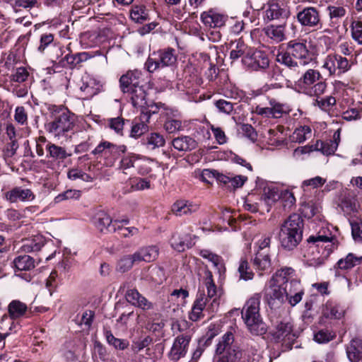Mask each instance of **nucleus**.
Segmentation results:
<instances>
[{
  "instance_id": "obj_1",
  "label": "nucleus",
  "mask_w": 362,
  "mask_h": 362,
  "mask_svg": "<svg viewBox=\"0 0 362 362\" xmlns=\"http://www.w3.org/2000/svg\"><path fill=\"white\" fill-rule=\"evenodd\" d=\"M317 56L316 45L308 47L305 40L295 39L288 42L285 49L278 52L276 61L290 70L299 72L300 64L308 65L316 61Z\"/></svg>"
},
{
  "instance_id": "obj_2",
  "label": "nucleus",
  "mask_w": 362,
  "mask_h": 362,
  "mask_svg": "<svg viewBox=\"0 0 362 362\" xmlns=\"http://www.w3.org/2000/svg\"><path fill=\"white\" fill-rule=\"evenodd\" d=\"M45 130L54 136H64L75 127L76 117L63 105L45 103Z\"/></svg>"
},
{
  "instance_id": "obj_3",
  "label": "nucleus",
  "mask_w": 362,
  "mask_h": 362,
  "mask_svg": "<svg viewBox=\"0 0 362 362\" xmlns=\"http://www.w3.org/2000/svg\"><path fill=\"white\" fill-rule=\"evenodd\" d=\"M307 242L310 245L307 254L304 255L306 264L315 268L324 265L339 245L336 238L321 235H310Z\"/></svg>"
},
{
  "instance_id": "obj_4",
  "label": "nucleus",
  "mask_w": 362,
  "mask_h": 362,
  "mask_svg": "<svg viewBox=\"0 0 362 362\" xmlns=\"http://www.w3.org/2000/svg\"><path fill=\"white\" fill-rule=\"evenodd\" d=\"M141 70H129L122 74L119 80L120 90L129 99L133 106L144 104V97L147 96L146 83Z\"/></svg>"
},
{
  "instance_id": "obj_5",
  "label": "nucleus",
  "mask_w": 362,
  "mask_h": 362,
  "mask_svg": "<svg viewBox=\"0 0 362 362\" xmlns=\"http://www.w3.org/2000/svg\"><path fill=\"white\" fill-rule=\"evenodd\" d=\"M304 219L299 214H291L281 225L279 240L281 247L292 251L303 240Z\"/></svg>"
},
{
  "instance_id": "obj_6",
  "label": "nucleus",
  "mask_w": 362,
  "mask_h": 362,
  "mask_svg": "<svg viewBox=\"0 0 362 362\" xmlns=\"http://www.w3.org/2000/svg\"><path fill=\"white\" fill-rule=\"evenodd\" d=\"M261 295L255 293L245 303L241 314L242 318L250 333L262 336L267 332V326L259 313Z\"/></svg>"
},
{
  "instance_id": "obj_7",
  "label": "nucleus",
  "mask_w": 362,
  "mask_h": 362,
  "mask_svg": "<svg viewBox=\"0 0 362 362\" xmlns=\"http://www.w3.org/2000/svg\"><path fill=\"white\" fill-rule=\"evenodd\" d=\"M295 86L300 93L319 98L326 92L327 83L318 70L308 69L295 82Z\"/></svg>"
},
{
  "instance_id": "obj_8",
  "label": "nucleus",
  "mask_w": 362,
  "mask_h": 362,
  "mask_svg": "<svg viewBox=\"0 0 362 362\" xmlns=\"http://www.w3.org/2000/svg\"><path fill=\"white\" fill-rule=\"evenodd\" d=\"M293 19L304 30L315 31L323 27L324 22L320 10L313 6H296V14Z\"/></svg>"
},
{
  "instance_id": "obj_9",
  "label": "nucleus",
  "mask_w": 362,
  "mask_h": 362,
  "mask_svg": "<svg viewBox=\"0 0 362 362\" xmlns=\"http://www.w3.org/2000/svg\"><path fill=\"white\" fill-rule=\"evenodd\" d=\"M269 334L274 343H281V350L283 352L291 350L298 337L293 331V323L286 319L277 322Z\"/></svg>"
},
{
  "instance_id": "obj_10",
  "label": "nucleus",
  "mask_w": 362,
  "mask_h": 362,
  "mask_svg": "<svg viewBox=\"0 0 362 362\" xmlns=\"http://www.w3.org/2000/svg\"><path fill=\"white\" fill-rule=\"evenodd\" d=\"M127 151V147L124 144L117 145L102 139L90 152V154L96 156L97 158L103 159L104 165L107 167H112L121 157L122 153H125Z\"/></svg>"
},
{
  "instance_id": "obj_11",
  "label": "nucleus",
  "mask_w": 362,
  "mask_h": 362,
  "mask_svg": "<svg viewBox=\"0 0 362 362\" xmlns=\"http://www.w3.org/2000/svg\"><path fill=\"white\" fill-rule=\"evenodd\" d=\"M176 51L173 47L160 49L148 55L144 67L149 73L174 66L177 62Z\"/></svg>"
},
{
  "instance_id": "obj_12",
  "label": "nucleus",
  "mask_w": 362,
  "mask_h": 362,
  "mask_svg": "<svg viewBox=\"0 0 362 362\" xmlns=\"http://www.w3.org/2000/svg\"><path fill=\"white\" fill-rule=\"evenodd\" d=\"M234 341L233 333L231 331L226 332L216 344L213 362H235L238 347Z\"/></svg>"
},
{
  "instance_id": "obj_13",
  "label": "nucleus",
  "mask_w": 362,
  "mask_h": 362,
  "mask_svg": "<svg viewBox=\"0 0 362 362\" xmlns=\"http://www.w3.org/2000/svg\"><path fill=\"white\" fill-rule=\"evenodd\" d=\"M91 54L87 52H77L75 54L69 53L64 57H60L56 59V57H51L50 59L52 67L55 72H59V69L65 68L68 69H79L82 66V63L91 58Z\"/></svg>"
},
{
  "instance_id": "obj_14",
  "label": "nucleus",
  "mask_w": 362,
  "mask_h": 362,
  "mask_svg": "<svg viewBox=\"0 0 362 362\" xmlns=\"http://www.w3.org/2000/svg\"><path fill=\"white\" fill-rule=\"evenodd\" d=\"M242 64L251 71H266L269 67V57L266 52L252 48L242 59Z\"/></svg>"
},
{
  "instance_id": "obj_15",
  "label": "nucleus",
  "mask_w": 362,
  "mask_h": 362,
  "mask_svg": "<svg viewBox=\"0 0 362 362\" xmlns=\"http://www.w3.org/2000/svg\"><path fill=\"white\" fill-rule=\"evenodd\" d=\"M269 284V288L264 292V300L271 310H276L285 302L284 288L272 281Z\"/></svg>"
},
{
  "instance_id": "obj_16",
  "label": "nucleus",
  "mask_w": 362,
  "mask_h": 362,
  "mask_svg": "<svg viewBox=\"0 0 362 362\" xmlns=\"http://www.w3.org/2000/svg\"><path fill=\"white\" fill-rule=\"evenodd\" d=\"M200 19L206 27L222 28L226 25L229 18L227 14L221 13L216 8H209L201 13Z\"/></svg>"
},
{
  "instance_id": "obj_17",
  "label": "nucleus",
  "mask_w": 362,
  "mask_h": 362,
  "mask_svg": "<svg viewBox=\"0 0 362 362\" xmlns=\"http://www.w3.org/2000/svg\"><path fill=\"white\" fill-rule=\"evenodd\" d=\"M347 308L336 300H328L322 309V316L329 320H341L346 315Z\"/></svg>"
},
{
  "instance_id": "obj_18",
  "label": "nucleus",
  "mask_w": 362,
  "mask_h": 362,
  "mask_svg": "<svg viewBox=\"0 0 362 362\" xmlns=\"http://www.w3.org/2000/svg\"><path fill=\"white\" fill-rule=\"evenodd\" d=\"M289 16V8L283 3H280L279 0H269L268 1L264 20L271 21L273 20L286 19Z\"/></svg>"
},
{
  "instance_id": "obj_19",
  "label": "nucleus",
  "mask_w": 362,
  "mask_h": 362,
  "mask_svg": "<svg viewBox=\"0 0 362 362\" xmlns=\"http://www.w3.org/2000/svg\"><path fill=\"white\" fill-rule=\"evenodd\" d=\"M55 35V33L51 31L42 33L40 35L39 45L37 49L39 52L44 54L47 49L54 47L56 50V54L53 57H56V59H59L63 55V49L59 45L57 39H56Z\"/></svg>"
},
{
  "instance_id": "obj_20",
  "label": "nucleus",
  "mask_w": 362,
  "mask_h": 362,
  "mask_svg": "<svg viewBox=\"0 0 362 362\" xmlns=\"http://www.w3.org/2000/svg\"><path fill=\"white\" fill-rule=\"evenodd\" d=\"M192 339L189 337L182 336L181 337H175L174 339L173 345L170 351L168 354V357L170 361L177 362L180 358H184L189 349V346Z\"/></svg>"
},
{
  "instance_id": "obj_21",
  "label": "nucleus",
  "mask_w": 362,
  "mask_h": 362,
  "mask_svg": "<svg viewBox=\"0 0 362 362\" xmlns=\"http://www.w3.org/2000/svg\"><path fill=\"white\" fill-rule=\"evenodd\" d=\"M283 288L285 301H287L291 306L293 307L301 301L305 290L300 281H293Z\"/></svg>"
},
{
  "instance_id": "obj_22",
  "label": "nucleus",
  "mask_w": 362,
  "mask_h": 362,
  "mask_svg": "<svg viewBox=\"0 0 362 362\" xmlns=\"http://www.w3.org/2000/svg\"><path fill=\"white\" fill-rule=\"evenodd\" d=\"M204 284L207 290V296L206 295L207 303L212 299V302L207 309H211L212 311H214V307H218L219 305V298L222 293V290L217 288L213 278L212 272L209 270L205 272Z\"/></svg>"
},
{
  "instance_id": "obj_23",
  "label": "nucleus",
  "mask_w": 362,
  "mask_h": 362,
  "mask_svg": "<svg viewBox=\"0 0 362 362\" xmlns=\"http://www.w3.org/2000/svg\"><path fill=\"white\" fill-rule=\"evenodd\" d=\"M324 67L327 69L331 74H334L337 69L339 74H342L351 69V64L346 57L334 54L327 57Z\"/></svg>"
},
{
  "instance_id": "obj_24",
  "label": "nucleus",
  "mask_w": 362,
  "mask_h": 362,
  "mask_svg": "<svg viewBox=\"0 0 362 362\" xmlns=\"http://www.w3.org/2000/svg\"><path fill=\"white\" fill-rule=\"evenodd\" d=\"M207 304V298L204 290L199 288L196 298L192 304V309L189 312L188 317L192 322H197L204 318L203 311Z\"/></svg>"
},
{
  "instance_id": "obj_25",
  "label": "nucleus",
  "mask_w": 362,
  "mask_h": 362,
  "mask_svg": "<svg viewBox=\"0 0 362 362\" xmlns=\"http://www.w3.org/2000/svg\"><path fill=\"white\" fill-rule=\"evenodd\" d=\"M5 199L11 203L32 202L35 195L30 189L15 187L5 193Z\"/></svg>"
},
{
  "instance_id": "obj_26",
  "label": "nucleus",
  "mask_w": 362,
  "mask_h": 362,
  "mask_svg": "<svg viewBox=\"0 0 362 362\" xmlns=\"http://www.w3.org/2000/svg\"><path fill=\"white\" fill-rule=\"evenodd\" d=\"M270 281L284 287L290 284L293 281L300 280L298 279L296 272L293 268L291 267H283L276 271Z\"/></svg>"
},
{
  "instance_id": "obj_27",
  "label": "nucleus",
  "mask_w": 362,
  "mask_h": 362,
  "mask_svg": "<svg viewBox=\"0 0 362 362\" xmlns=\"http://www.w3.org/2000/svg\"><path fill=\"white\" fill-rule=\"evenodd\" d=\"M46 158L51 162L59 164L63 163L68 157L71 156V153L66 152L65 148L59 146L50 141L47 142L45 147Z\"/></svg>"
},
{
  "instance_id": "obj_28",
  "label": "nucleus",
  "mask_w": 362,
  "mask_h": 362,
  "mask_svg": "<svg viewBox=\"0 0 362 362\" xmlns=\"http://www.w3.org/2000/svg\"><path fill=\"white\" fill-rule=\"evenodd\" d=\"M362 263V256L349 252L346 257L339 259L334 266L336 275H340L341 271H349L354 267L358 266Z\"/></svg>"
},
{
  "instance_id": "obj_29",
  "label": "nucleus",
  "mask_w": 362,
  "mask_h": 362,
  "mask_svg": "<svg viewBox=\"0 0 362 362\" xmlns=\"http://www.w3.org/2000/svg\"><path fill=\"white\" fill-rule=\"evenodd\" d=\"M125 298L132 305L136 306L143 310L153 308V303L142 296L136 289H129L125 294Z\"/></svg>"
},
{
  "instance_id": "obj_30",
  "label": "nucleus",
  "mask_w": 362,
  "mask_h": 362,
  "mask_svg": "<svg viewBox=\"0 0 362 362\" xmlns=\"http://www.w3.org/2000/svg\"><path fill=\"white\" fill-rule=\"evenodd\" d=\"M143 102L144 103L141 104V106H134V107L140 110V120L144 122H149L151 117L158 112L161 103H155L147 100L146 97H144Z\"/></svg>"
},
{
  "instance_id": "obj_31",
  "label": "nucleus",
  "mask_w": 362,
  "mask_h": 362,
  "mask_svg": "<svg viewBox=\"0 0 362 362\" xmlns=\"http://www.w3.org/2000/svg\"><path fill=\"white\" fill-rule=\"evenodd\" d=\"M92 223L100 233H106L112 227V219L110 216L104 211H98L92 218Z\"/></svg>"
},
{
  "instance_id": "obj_32",
  "label": "nucleus",
  "mask_w": 362,
  "mask_h": 362,
  "mask_svg": "<svg viewBox=\"0 0 362 362\" xmlns=\"http://www.w3.org/2000/svg\"><path fill=\"white\" fill-rule=\"evenodd\" d=\"M253 265L257 270L262 273H269L272 269L271 257L267 251H258L253 259Z\"/></svg>"
},
{
  "instance_id": "obj_33",
  "label": "nucleus",
  "mask_w": 362,
  "mask_h": 362,
  "mask_svg": "<svg viewBox=\"0 0 362 362\" xmlns=\"http://www.w3.org/2000/svg\"><path fill=\"white\" fill-rule=\"evenodd\" d=\"M230 49V59H231V64L240 58H241V60L244 59L247 53H249V51L252 49L245 43L242 38L231 42Z\"/></svg>"
},
{
  "instance_id": "obj_34",
  "label": "nucleus",
  "mask_w": 362,
  "mask_h": 362,
  "mask_svg": "<svg viewBox=\"0 0 362 362\" xmlns=\"http://www.w3.org/2000/svg\"><path fill=\"white\" fill-rule=\"evenodd\" d=\"M346 351L351 362H362V339L355 337L351 339Z\"/></svg>"
},
{
  "instance_id": "obj_35",
  "label": "nucleus",
  "mask_w": 362,
  "mask_h": 362,
  "mask_svg": "<svg viewBox=\"0 0 362 362\" xmlns=\"http://www.w3.org/2000/svg\"><path fill=\"white\" fill-rule=\"evenodd\" d=\"M134 257L138 262H151L156 259L159 250L156 246L151 245L139 248L134 253Z\"/></svg>"
},
{
  "instance_id": "obj_36",
  "label": "nucleus",
  "mask_w": 362,
  "mask_h": 362,
  "mask_svg": "<svg viewBox=\"0 0 362 362\" xmlns=\"http://www.w3.org/2000/svg\"><path fill=\"white\" fill-rule=\"evenodd\" d=\"M199 209V206L198 204L189 201L177 200L173 204L171 211L176 216H181L196 212Z\"/></svg>"
},
{
  "instance_id": "obj_37",
  "label": "nucleus",
  "mask_w": 362,
  "mask_h": 362,
  "mask_svg": "<svg viewBox=\"0 0 362 362\" xmlns=\"http://www.w3.org/2000/svg\"><path fill=\"white\" fill-rule=\"evenodd\" d=\"M130 18L136 23L143 24L150 20L149 11L144 4H134L130 10Z\"/></svg>"
},
{
  "instance_id": "obj_38",
  "label": "nucleus",
  "mask_w": 362,
  "mask_h": 362,
  "mask_svg": "<svg viewBox=\"0 0 362 362\" xmlns=\"http://www.w3.org/2000/svg\"><path fill=\"white\" fill-rule=\"evenodd\" d=\"M27 311V305L19 300H13L8 305V315L13 320L23 317L25 315Z\"/></svg>"
},
{
  "instance_id": "obj_39",
  "label": "nucleus",
  "mask_w": 362,
  "mask_h": 362,
  "mask_svg": "<svg viewBox=\"0 0 362 362\" xmlns=\"http://www.w3.org/2000/svg\"><path fill=\"white\" fill-rule=\"evenodd\" d=\"M173 147L180 151H189L195 149L197 142L189 136H182L175 138L172 141Z\"/></svg>"
},
{
  "instance_id": "obj_40",
  "label": "nucleus",
  "mask_w": 362,
  "mask_h": 362,
  "mask_svg": "<svg viewBox=\"0 0 362 362\" xmlns=\"http://www.w3.org/2000/svg\"><path fill=\"white\" fill-rule=\"evenodd\" d=\"M356 204L357 199L356 196L348 193L339 198L338 206L344 214H350L351 212L356 211Z\"/></svg>"
},
{
  "instance_id": "obj_41",
  "label": "nucleus",
  "mask_w": 362,
  "mask_h": 362,
  "mask_svg": "<svg viewBox=\"0 0 362 362\" xmlns=\"http://www.w3.org/2000/svg\"><path fill=\"white\" fill-rule=\"evenodd\" d=\"M267 37L276 42H280L285 40V25H269L263 29Z\"/></svg>"
},
{
  "instance_id": "obj_42",
  "label": "nucleus",
  "mask_w": 362,
  "mask_h": 362,
  "mask_svg": "<svg viewBox=\"0 0 362 362\" xmlns=\"http://www.w3.org/2000/svg\"><path fill=\"white\" fill-rule=\"evenodd\" d=\"M269 104L271 107L273 118L279 119L287 115L291 112V108L287 103H281L275 98H270Z\"/></svg>"
},
{
  "instance_id": "obj_43",
  "label": "nucleus",
  "mask_w": 362,
  "mask_h": 362,
  "mask_svg": "<svg viewBox=\"0 0 362 362\" xmlns=\"http://www.w3.org/2000/svg\"><path fill=\"white\" fill-rule=\"evenodd\" d=\"M193 325L192 322L186 320L185 319L177 320L175 321L172 325L173 329H177L179 332V334L176 337H181L182 336H188L189 339H192L194 334V329L192 327Z\"/></svg>"
},
{
  "instance_id": "obj_44",
  "label": "nucleus",
  "mask_w": 362,
  "mask_h": 362,
  "mask_svg": "<svg viewBox=\"0 0 362 362\" xmlns=\"http://www.w3.org/2000/svg\"><path fill=\"white\" fill-rule=\"evenodd\" d=\"M143 143L147 148L154 150L163 146L165 144V139L160 133L151 132L144 137Z\"/></svg>"
},
{
  "instance_id": "obj_45",
  "label": "nucleus",
  "mask_w": 362,
  "mask_h": 362,
  "mask_svg": "<svg viewBox=\"0 0 362 362\" xmlns=\"http://www.w3.org/2000/svg\"><path fill=\"white\" fill-rule=\"evenodd\" d=\"M16 269L19 271H30L35 268V259L27 255H18L13 260Z\"/></svg>"
},
{
  "instance_id": "obj_46",
  "label": "nucleus",
  "mask_w": 362,
  "mask_h": 362,
  "mask_svg": "<svg viewBox=\"0 0 362 362\" xmlns=\"http://www.w3.org/2000/svg\"><path fill=\"white\" fill-rule=\"evenodd\" d=\"M337 333L332 329L321 328L315 332L313 340L318 344H327L334 340Z\"/></svg>"
},
{
  "instance_id": "obj_47",
  "label": "nucleus",
  "mask_w": 362,
  "mask_h": 362,
  "mask_svg": "<svg viewBox=\"0 0 362 362\" xmlns=\"http://www.w3.org/2000/svg\"><path fill=\"white\" fill-rule=\"evenodd\" d=\"M163 127L168 134H174L183 129L182 120L175 115L168 114L166 115Z\"/></svg>"
},
{
  "instance_id": "obj_48",
  "label": "nucleus",
  "mask_w": 362,
  "mask_h": 362,
  "mask_svg": "<svg viewBox=\"0 0 362 362\" xmlns=\"http://www.w3.org/2000/svg\"><path fill=\"white\" fill-rule=\"evenodd\" d=\"M107 342L112 346L115 349L124 351L126 349L129 345V342L126 339H119L115 337L112 331L110 329H105L104 332Z\"/></svg>"
},
{
  "instance_id": "obj_49",
  "label": "nucleus",
  "mask_w": 362,
  "mask_h": 362,
  "mask_svg": "<svg viewBox=\"0 0 362 362\" xmlns=\"http://www.w3.org/2000/svg\"><path fill=\"white\" fill-rule=\"evenodd\" d=\"M338 147V142L335 141H321L317 140L315 143V149L317 151H320L323 155L330 156L333 155L337 151Z\"/></svg>"
},
{
  "instance_id": "obj_50",
  "label": "nucleus",
  "mask_w": 362,
  "mask_h": 362,
  "mask_svg": "<svg viewBox=\"0 0 362 362\" xmlns=\"http://www.w3.org/2000/svg\"><path fill=\"white\" fill-rule=\"evenodd\" d=\"M125 121L122 117L108 118L105 120V126L114 131L116 134L122 136Z\"/></svg>"
},
{
  "instance_id": "obj_51",
  "label": "nucleus",
  "mask_w": 362,
  "mask_h": 362,
  "mask_svg": "<svg viewBox=\"0 0 362 362\" xmlns=\"http://www.w3.org/2000/svg\"><path fill=\"white\" fill-rule=\"evenodd\" d=\"M123 156L119 163V168L123 171L128 170L131 168H134L135 163L141 159V156L139 154L134 153L128 152L123 153Z\"/></svg>"
},
{
  "instance_id": "obj_52",
  "label": "nucleus",
  "mask_w": 362,
  "mask_h": 362,
  "mask_svg": "<svg viewBox=\"0 0 362 362\" xmlns=\"http://www.w3.org/2000/svg\"><path fill=\"white\" fill-rule=\"evenodd\" d=\"M336 98L332 95L327 96L325 98H316L314 101V105L318 107L323 111H329L333 106L336 105Z\"/></svg>"
},
{
  "instance_id": "obj_53",
  "label": "nucleus",
  "mask_w": 362,
  "mask_h": 362,
  "mask_svg": "<svg viewBox=\"0 0 362 362\" xmlns=\"http://www.w3.org/2000/svg\"><path fill=\"white\" fill-rule=\"evenodd\" d=\"M349 221L351 228L353 239L356 242L362 243V220L356 218H349Z\"/></svg>"
},
{
  "instance_id": "obj_54",
  "label": "nucleus",
  "mask_w": 362,
  "mask_h": 362,
  "mask_svg": "<svg viewBox=\"0 0 362 362\" xmlns=\"http://www.w3.org/2000/svg\"><path fill=\"white\" fill-rule=\"evenodd\" d=\"M138 262L134 257V254L129 255H124L122 257L117 264V269L122 273H124L131 269L134 263Z\"/></svg>"
},
{
  "instance_id": "obj_55",
  "label": "nucleus",
  "mask_w": 362,
  "mask_h": 362,
  "mask_svg": "<svg viewBox=\"0 0 362 362\" xmlns=\"http://www.w3.org/2000/svg\"><path fill=\"white\" fill-rule=\"evenodd\" d=\"M238 270L240 274V279L245 281L251 280L255 276V274L251 269L247 260L245 259H240Z\"/></svg>"
},
{
  "instance_id": "obj_56",
  "label": "nucleus",
  "mask_w": 362,
  "mask_h": 362,
  "mask_svg": "<svg viewBox=\"0 0 362 362\" xmlns=\"http://www.w3.org/2000/svg\"><path fill=\"white\" fill-rule=\"evenodd\" d=\"M280 196L279 192L274 187H265L263 189L262 199L267 203V205H272L276 202Z\"/></svg>"
},
{
  "instance_id": "obj_57",
  "label": "nucleus",
  "mask_w": 362,
  "mask_h": 362,
  "mask_svg": "<svg viewBox=\"0 0 362 362\" xmlns=\"http://www.w3.org/2000/svg\"><path fill=\"white\" fill-rule=\"evenodd\" d=\"M219 334V329L215 324H210L207 328V331L204 335L198 340L204 343L205 345L210 346L212 344L214 338Z\"/></svg>"
},
{
  "instance_id": "obj_58",
  "label": "nucleus",
  "mask_w": 362,
  "mask_h": 362,
  "mask_svg": "<svg viewBox=\"0 0 362 362\" xmlns=\"http://www.w3.org/2000/svg\"><path fill=\"white\" fill-rule=\"evenodd\" d=\"M67 177L71 180H81L84 182H92L93 178L88 173L78 168H71L67 172Z\"/></svg>"
},
{
  "instance_id": "obj_59",
  "label": "nucleus",
  "mask_w": 362,
  "mask_h": 362,
  "mask_svg": "<svg viewBox=\"0 0 362 362\" xmlns=\"http://www.w3.org/2000/svg\"><path fill=\"white\" fill-rule=\"evenodd\" d=\"M81 196V192L80 190L67 189L55 197L54 202L57 204L68 199H78Z\"/></svg>"
},
{
  "instance_id": "obj_60",
  "label": "nucleus",
  "mask_w": 362,
  "mask_h": 362,
  "mask_svg": "<svg viewBox=\"0 0 362 362\" xmlns=\"http://www.w3.org/2000/svg\"><path fill=\"white\" fill-rule=\"evenodd\" d=\"M214 104L221 113L230 115L234 110V103L225 99L216 100Z\"/></svg>"
},
{
  "instance_id": "obj_61",
  "label": "nucleus",
  "mask_w": 362,
  "mask_h": 362,
  "mask_svg": "<svg viewBox=\"0 0 362 362\" xmlns=\"http://www.w3.org/2000/svg\"><path fill=\"white\" fill-rule=\"evenodd\" d=\"M170 245L174 250L178 252H184L186 247H191V245L189 244H185L183 238H182L181 235L177 233L173 234L170 239Z\"/></svg>"
},
{
  "instance_id": "obj_62",
  "label": "nucleus",
  "mask_w": 362,
  "mask_h": 362,
  "mask_svg": "<svg viewBox=\"0 0 362 362\" xmlns=\"http://www.w3.org/2000/svg\"><path fill=\"white\" fill-rule=\"evenodd\" d=\"M311 135V129L308 126L297 128L293 135V140L298 143L304 142Z\"/></svg>"
},
{
  "instance_id": "obj_63",
  "label": "nucleus",
  "mask_w": 362,
  "mask_h": 362,
  "mask_svg": "<svg viewBox=\"0 0 362 362\" xmlns=\"http://www.w3.org/2000/svg\"><path fill=\"white\" fill-rule=\"evenodd\" d=\"M351 30L353 40L362 45V21H354L351 25Z\"/></svg>"
},
{
  "instance_id": "obj_64",
  "label": "nucleus",
  "mask_w": 362,
  "mask_h": 362,
  "mask_svg": "<svg viewBox=\"0 0 362 362\" xmlns=\"http://www.w3.org/2000/svg\"><path fill=\"white\" fill-rule=\"evenodd\" d=\"M327 10L331 21H333L334 19L337 20L339 18H341L346 13V10L343 6H335L329 5L327 7Z\"/></svg>"
}]
</instances>
